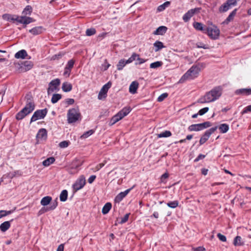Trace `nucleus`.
<instances>
[{
	"label": "nucleus",
	"instance_id": "obj_1",
	"mask_svg": "<svg viewBox=\"0 0 251 251\" xmlns=\"http://www.w3.org/2000/svg\"><path fill=\"white\" fill-rule=\"evenodd\" d=\"M222 87L220 86L214 87L198 100V102L204 103L211 102L218 100L222 95Z\"/></svg>",
	"mask_w": 251,
	"mask_h": 251
},
{
	"label": "nucleus",
	"instance_id": "obj_2",
	"mask_svg": "<svg viewBox=\"0 0 251 251\" xmlns=\"http://www.w3.org/2000/svg\"><path fill=\"white\" fill-rule=\"evenodd\" d=\"M26 104L24 108L20 111L16 115L18 120L23 119L26 116L31 113L35 108V104L30 95L25 96Z\"/></svg>",
	"mask_w": 251,
	"mask_h": 251
},
{
	"label": "nucleus",
	"instance_id": "obj_3",
	"mask_svg": "<svg viewBox=\"0 0 251 251\" xmlns=\"http://www.w3.org/2000/svg\"><path fill=\"white\" fill-rule=\"evenodd\" d=\"M202 64L193 65L181 77L179 83H183L187 80L193 79L198 77Z\"/></svg>",
	"mask_w": 251,
	"mask_h": 251
},
{
	"label": "nucleus",
	"instance_id": "obj_4",
	"mask_svg": "<svg viewBox=\"0 0 251 251\" xmlns=\"http://www.w3.org/2000/svg\"><path fill=\"white\" fill-rule=\"evenodd\" d=\"M204 33L207 34L211 39L216 40L219 37L220 31L217 26L210 23L209 26L206 28Z\"/></svg>",
	"mask_w": 251,
	"mask_h": 251
},
{
	"label": "nucleus",
	"instance_id": "obj_5",
	"mask_svg": "<svg viewBox=\"0 0 251 251\" xmlns=\"http://www.w3.org/2000/svg\"><path fill=\"white\" fill-rule=\"evenodd\" d=\"M131 111L130 107H124L120 110L115 115L113 116L110 122L109 125L113 126L117 122L122 119L124 117L126 116Z\"/></svg>",
	"mask_w": 251,
	"mask_h": 251
},
{
	"label": "nucleus",
	"instance_id": "obj_6",
	"mask_svg": "<svg viewBox=\"0 0 251 251\" xmlns=\"http://www.w3.org/2000/svg\"><path fill=\"white\" fill-rule=\"evenodd\" d=\"M80 113L78 109L72 108L69 109L67 113L68 122L69 123H73L77 121L79 118Z\"/></svg>",
	"mask_w": 251,
	"mask_h": 251
},
{
	"label": "nucleus",
	"instance_id": "obj_7",
	"mask_svg": "<svg viewBox=\"0 0 251 251\" xmlns=\"http://www.w3.org/2000/svg\"><path fill=\"white\" fill-rule=\"evenodd\" d=\"M211 124L209 122H205L201 124H193L188 126L189 131H199L210 127Z\"/></svg>",
	"mask_w": 251,
	"mask_h": 251
},
{
	"label": "nucleus",
	"instance_id": "obj_8",
	"mask_svg": "<svg viewBox=\"0 0 251 251\" xmlns=\"http://www.w3.org/2000/svg\"><path fill=\"white\" fill-rule=\"evenodd\" d=\"M240 0H227L226 1L222 4L219 8L220 12H226L228 10L231 6H236L237 2Z\"/></svg>",
	"mask_w": 251,
	"mask_h": 251
},
{
	"label": "nucleus",
	"instance_id": "obj_9",
	"mask_svg": "<svg viewBox=\"0 0 251 251\" xmlns=\"http://www.w3.org/2000/svg\"><path fill=\"white\" fill-rule=\"evenodd\" d=\"M48 110L46 108L36 110L32 115L30 123L35 122L39 119H43L47 115Z\"/></svg>",
	"mask_w": 251,
	"mask_h": 251
},
{
	"label": "nucleus",
	"instance_id": "obj_10",
	"mask_svg": "<svg viewBox=\"0 0 251 251\" xmlns=\"http://www.w3.org/2000/svg\"><path fill=\"white\" fill-rule=\"evenodd\" d=\"M217 128V127L215 126L207 130L203 135L201 137L200 140V145H202L205 143L208 140L210 135L216 131Z\"/></svg>",
	"mask_w": 251,
	"mask_h": 251
},
{
	"label": "nucleus",
	"instance_id": "obj_11",
	"mask_svg": "<svg viewBox=\"0 0 251 251\" xmlns=\"http://www.w3.org/2000/svg\"><path fill=\"white\" fill-rule=\"evenodd\" d=\"M60 84V80L59 78H56L51 80L49 84L48 88V94H50L55 91L58 90V86Z\"/></svg>",
	"mask_w": 251,
	"mask_h": 251
},
{
	"label": "nucleus",
	"instance_id": "obj_12",
	"mask_svg": "<svg viewBox=\"0 0 251 251\" xmlns=\"http://www.w3.org/2000/svg\"><path fill=\"white\" fill-rule=\"evenodd\" d=\"M85 178L83 176H81L73 185V189L76 192L82 189L85 185Z\"/></svg>",
	"mask_w": 251,
	"mask_h": 251
},
{
	"label": "nucleus",
	"instance_id": "obj_13",
	"mask_svg": "<svg viewBox=\"0 0 251 251\" xmlns=\"http://www.w3.org/2000/svg\"><path fill=\"white\" fill-rule=\"evenodd\" d=\"M111 86V83L110 82H107L102 86L98 95V99L99 100H102L106 97L107 93Z\"/></svg>",
	"mask_w": 251,
	"mask_h": 251
},
{
	"label": "nucleus",
	"instance_id": "obj_14",
	"mask_svg": "<svg viewBox=\"0 0 251 251\" xmlns=\"http://www.w3.org/2000/svg\"><path fill=\"white\" fill-rule=\"evenodd\" d=\"M82 163L80 160L75 159L72 163L71 166L68 169L69 174H73L77 173V169L82 165Z\"/></svg>",
	"mask_w": 251,
	"mask_h": 251
},
{
	"label": "nucleus",
	"instance_id": "obj_15",
	"mask_svg": "<svg viewBox=\"0 0 251 251\" xmlns=\"http://www.w3.org/2000/svg\"><path fill=\"white\" fill-rule=\"evenodd\" d=\"M201 8H195L188 10L182 17L185 22H188L196 13L200 12Z\"/></svg>",
	"mask_w": 251,
	"mask_h": 251
},
{
	"label": "nucleus",
	"instance_id": "obj_16",
	"mask_svg": "<svg viewBox=\"0 0 251 251\" xmlns=\"http://www.w3.org/2000/svg\"><path fill=\"white\" fill-rule=\"evenodd\" d=\"M47 130L45 128H41L36 135V138L38 142L45 141L47 139Z\"/></svg>",
	"mask_w": 251,
	"mask_h": 251
},
{
	"label": "nucleus",
	"instance_id": "obj_17",
	"mask_svg": "<svg viewBox=\"0 0 251 251\" xmlns=\"http://www.w3.org/2000/svg\"><path fill=\"white\" fill-rule=\"evenodd\" d=\"M45 29L42 26H36L29 30V32L33 35L41 34Z\"/></svg>",
	"mask_w": 251,
	"mask_h": 251
},
{
	"label": "nucleus",
	"instance_id": "obj_18",
	"mask_svg": "<svg viewBox=\"0 0 251 251\" xmlns=\"http://www.w3.org/2000/svg\"><path fill=\"white\" fill-rule=\"evenodd\" d=\"M139 87V83L136 81H134L131 82L129 87V92L132 94L137 93V90Z\"/></svg>",
	"mask_w": 251,
	"mask_h": 251
},
{
	"label": "nucleus",
	"instance_id": "obj_19",
	"mask_svg": "<svg viewBox=\"0 0 251 251\" xmlns=\"http://www.w3.org/2000/svg\"><path fill=\"white\" fill-rule=\"evenodd\" d=\"M27 53L25 50H22L15 54L14 57L17 59H25L27 56Z\"/></svg>",
	"mask_w": 251,
	"mask_h": 251
},
{
	"label": "nucleus",
	"instance_id": "obj_20",
	"mask_svg": "<svg viewBox=\"0 0 251 251\" xmlns=\"http://www.w3.org/2000/svg\"><path fill=\"white\" fill-rule=\"evenodd\" d=\"M168 28L165 26H160L158 27L154 32L153 34L154 35H164L167 31Z\"/></svg>",
	"mask_w": 251,
	"mask_h": 251
},
{
	"label": "nucleus",
	"instance_id": "obj_21",
	"mask_svg": "<svg viewBox=\"0 0 251 251\" xmlns=\"http://www.w3.org/2000/svg\"><path fill=\"white\" fill-rule=\"evenodd\" d=\"M235 94L236 95H242L248 96L251 95V89L248 88H243L237 89L235 91Z\"/></svg>",
	"mask_w": 251,
	"mask_h": 251
},
{
	"label": "nucleus",
	"instance_id": "obj_22",
	"mask_svg": "<svg viewBox=\"0 0 251 251\" xmlns=\"http://www.w3.org/2000/svg\"><path fill=\"white\" fill-rule=\"evenodd\" d=\"M233 244L235 246H242L244 245V241L241 236H237L234 238Z\"/></svg>",
	"mask_w": 251,
	"mask_h": 251
},
{
	"label": "nucleus",
	"instance_id": "obj_23",
	"mask_svg": "<svg viewBox=\"0 0 251 251\" xmlns=\"http://www.w3.org/2000/svg\"><path fill=\"white\" fill-rule=\"evenodd\" d=\"M193 27L197 30L201 31L204 33L206 28L203 24L199 22H195L193 24Z\"/></svg>",
	"mask_w": 251,
	"mask_h": 251
},
{
	"label": "nucleus",
	"instance_id": "obj_24",
	"mask_svg": "<svg viewBox=\"0 0 251 251\" xmlns=\"http://www.w3.org/2000/svg\"><path fill=\"white\" fill-rule=\"evenodd\" d=\"M237 10V9L233 10L225 20V21L223 22V24H228L231 21H232L236 14Z\"/></svg>",
	"mask_w": 251,
	"mask_h": 251
},
{
	"label": "nucleus",
	"instance_id": "obj_25",
	"mask_svg": "<svg viewBox=\"0 0 251 251\" xmlns=\"http://www.w3.org/2000/svg\"><path fill=\"white\" fill-rule=\"evenodd\" d=\"M33 66V63L30 61H25L23 64V69L25 71H27L32 68Z\"/></svg>",
	"mask_w": 251,
	"mask_h": 251
},
{
	"label": "nucleus",
	"instance_id": "obj_26",
	"mask_svg": "<svg viewBox=\"0 0 251 251\" xmlns=\"http://www.w3.org/2000/svg\"><path fill=\"white\" fill-rule=\"evenodd\" d=\"M72 85L68 82H64L62 86V90L65 92L71 91L72 89Z\"/></svg>",
	"mask_w": 251,
	"mask_h": 251
},
{
	"label": "nucleus",
	"instance_id": "obj_27",
	"mask_svg": "<svg viewBox=\"0 0 251 251\" xmlns=\"http://www.w3.org/2000/svg\"><path fill=\"white\" fill-rule=\"evenodd\" d=\"M153 46L155 48L154 50L155 52H157L165 48L163 43L159 41H155L153 44Z\"/></svg>",
	"mask_w": 251,
	"mask_h": 251
},
{
	"label": "nucleus",
	"instance_id": "obj_28",
	"mask_svg": "<svg viewBox=\"0 0 251 251\" xmlns=\"http://www.w3.org/2000/svg\"><path fill=\"white\" fill-rule=\"evenodd\" d=\"M10 227V223L9 221H6L2 223L0 225V229L2 232H5Z\"/></svg>",
	"mask_w": 251,
	"mask_h": 251
},
{
	"label": "nucleus",
	"instance_id": "obj_29",
	"mask_svg": "<svg viewBox=\"0 0 251 251\" xmlns=\"http://www.w3.org/2000/svg\"><path fill=\"white\" fill-rule=\"evenodd\" d=\"M52 198L50 196H46L43 198L41 201V204L43 206L48 205L51 201Z\"/></svg>",
	"mask_w": 251,
	"mask_h": 251
},
{
	"label": "nucleus",
	"instance_id": "obj_30",
	"mask_svg": "<svg viewBox=\"0 0 251 251\" xmlns=\"http://www.w3.org/2000/svg\"><path fill=\"white\" fill-rule=\"evenodd\" d=\"M55 160V158L53 157H50L43 161L42 164L44 166L47 167L53 163Z\"/></svg>",
	"mask_w": 251,
	"mask_h": 251
},
{
	"label": "nucleus",
	"instance_id": "obj_31",
	"mask_svg": "<svg viewBox=\"0 0 251 251\" xmlns=\"http://www.w3.org/2000/svg\"><path fill=\"white\" fill-rule=\"evenodd\" d=\"M112 207V204L110 202L106 203L102 209V213L103 214H107Z\"/></svg>",
	"mask_w": 251,
	"mask_h": 251
},
{
	"label": "nucleus",
	"instance_id": "obj_32",
	"mask_svg": "<svg viewBox=\"0 0 251 251\" xmlns=\"http://www.w3.org/2000/svg\"><path fill=\"white\" fill-rule=\"evenodd\" d=\"M128 64L126 61L124 59H121L117 65L118 70H122L126 64Z\"/></svg>",
	"mask_w": 251,
	"mask_h": 251
},
{
	"label": "nucleus",
	"instance_id": "obj_33",
	"mask_svg": "<svg viewBox=\"0 0 251 251\" xmlns=\"http://www.w3.org/2000/svg\"><path fill=\"white\" fill-rule=\"evenodd\" d=\"M219 129L221 133H225L228 130L229 126L228 125L226 124H222L219 126Z\"/></svg>",
	"mask_w": 251,
	"mask_h": 251
},
{
	"label": "nucleus",
	"instance_id": "obj_34",
	"mask_svg": "<svg viewBox=\"0 0 251 251\" xmlns=\"http://www.w3.org/2000/svg\"><path fill=\"white\" fill-rule=\"evenodd\" d=\"M15 15H11L9 14H5L2 15V18L4 20L9 22H14Z\"/></svg>",
	"mask_w": 251,
	"mask_h": 251
},
{
	"label": "nucleus",
	"instance_id": "obj_35",
	"mask_svg": "<svg viewBox=\"0 0 251 251\" xmlns=\"http://www.w3.org/2000/svg\"><path fill=\"white\" fill-rule=\"evenodd\" d=\"M32 11V8L30 5H27L22 12L24 16L30 15Z\"/></svg>",
	"mask_w": 251,
	"mask_h": 251
},
{
	"label": "nucleus",
	"instance_id": "obj_36",
	"mask_svg": "<svg viewBox=\"0 0 251 251\" xmlns=\"http://www.w3.org/2000/svg\"><path fill=\"white\" fill-rule=\"evenodd\" d=\"M68 197V191L66 190H63L60 195V200L61 201H65Z\"/></svg>",
	"mask_w": 251,
	"mask_h": 251
},
{
	"label": "nucleus",
	"instance_id": "obj_37",
	"mask_svg": "<svg viewBox=\"0 0 251 251\" xmlns=\"http://www.w3.org/2000/svg\"><path fill=\"white\" fill-rule=\"evenodd\" d=\"M62 98V96L59 94H54L52 95L51 101L52 103H56Z\"/></svg>",
	"mask_w": 251,
	"mask_h": 251
},
{
	"label": "nucleus",
	"instance_id": "obj_38",
	"mask_svg": "<svg viewBox=\"0 0 251 251\" xmlns=\"http://www.w3.org/2000/svg\"><path fill=\"white\" fill-rule=\"evenodd\" d=\"M172 135V133L169 130H166L158 134L159 138L169 137Z\"/></svg>",
	"mask_w": 251,
	"mask_h": 251
},
{
	"label": "nucleus",
	"instance_id": "obj_39",
	"mask_svg": "<svg viewBox=\"0 0 251 251\" xmlns=\"http://www.w3.org/2000/svg\"><path fill=\"white\" fill-rule=\"evenodd\" d=\"M178 201H169L167 203L168 206L172 208H175L178 205Z\"/></svg>",
	"mask_w": 251,
	"mask_h": 251
},
{
	"label": "nucleus",
	"instance_id": "obj_40",
	"mask_svg": "<svg viewBox=\"0 0 251 251\" xmlns=\"http://www.w3.org/2000/svg\"><path fill=\"white\" fill-rule=\"evenodd\" d=\"M24 16V18L23 21V24L24 25H27L35 21V20L32 18L26 17L25 16Z\"/></svg>",
	"mask_w": 251,
	"mask_h": 251
},
{
	"label": "nucleus",
	"instance_id": "obj_41",
	"mask_svg": "<svg viewBox=\"0 0 251 251\" xmlns=\"http://www.w3.org/2000/svg\"><path fill=\"white\" fill-rule=\"evenodd\" d=\"M94 132V130L93 129L89 130L85 132L81 136V138H87Z\"/></svg>",
	"mask_w": 251,
	"mask_h": 251
},
{
	"label": "nucleus",
	"instance_id": "obj_42",
	"mask_svg": "<svg viewBox=\"0 0 251 251\" xmlns=\"http://www.w3.org/2000/svg\"><path fill=\"white\" fill-rule=\"evenodd\" d=\"M139 56V54L134 52L132 53L131 56L126 60L128 64L132 62L133 61L137 60V56Z\"/></svg>",
	"mask_w": 251,
	"mask_h": 251
},
{
	"label": "nucleus",
	"instance_id": "obj_43",
	"mask_svg": "<svg viewBox=\"0 0 251 251\" xmlns=\"http://www.w3.org/2000/svg\"><path fill=\"white\" fill-rule=\"evenodd\" d=\"M162 65V62L161 61H156L153 63H152L150 64V68L152 69L157 68Z\"/></svg>",
	"mask_w": 251,
	"mask_h": 251
},
{
	"label": "nucleus",
	"instance_id": "obj_44",
	"mask_svg": "<svg viewBox=\"0 0 251 251\" xmlns=\"http://www.w3.org/2000/svg\"><path fill=\"white\" fill-rule=\"evenodd\" d=\"M125 196L122 192L120 193L115 198V201L116 202H120L121 201L123 200V199L125 198Z\"/></svg>",
	"mask_w": 251,
	"mask_h": 251
},
{
	"label": "nucleus",
	"instance_id": "obj_45",
	"mask_svg": "<svg viewBox=\"0 0 251 251\" xmlns=\"http://www.w3.org/2000/svg\"><path fill=\"white\" fill-rule=\"evenodd\" d=\"M96 33V30L94 28H88L86 31V35L87 36H92Z\"/></svg>",
	"mask_w": 251,
	"mask_h": 251
},
{
	"label": "nucleus",
	"instance_id": "obj_46",
	"mask_svg": "<svg viewBox=\"0 0 251 251\" xmlns=\"http://www.w3.org/2000/svg\"><path fill=\"white\" fill-rule=\"evenodd\" d=\"M168 96V94L167 93H163L160 95L157 98L158 102H161L165 100Z\"/></svg>",
	"mask_w": 251,
	"mask_h": 251
},
{
	"label": "nucleus",
	"instance_id": "obj_47",
	"mask_svg": "<svg viewBox=\"0 0 251 251\" xmlns=\"http://www.w3.org/2000/svg\"><path fill=\"white\" fill-rule=\"evenodd\" d=\"M74 63L75 61L73 60H70L68 62L65 68H68L71 70L73 68Z\"/></svg>",
	"mask_w": 251,
	"mask_h": 251
},
{
	"label": "nucleus",
	"instance_id": "obj_48",
	"mask_svg": "<svg viewBox=\"0 0 251 251\" xmlns=\"http://www.w3.org/2000/svg\"><path fill=\"white\" fill-rule=\"evenodd\" d=\"M13 212V210H0V213H1L0 214V217H3L6 215H9L11 214Z\"/></svg>",
	"mask_w": 251,
	"mask_h": 251
},
{
	"label": "nucleus",
	"instance_id": "obj_49",
	"mask_svg": "<svg viewBox=\"0 0 251 251\" xmlns=\"http://www.w3.org/2000/svg\"><path fill=\"white\" fill-rule=\"evenodd\" d=\"M24 16H19L17 15H15L14 22L16 21L20 24H23Z\"/></svg>",
	"mask_w": 251,
	"mask_h": 251
},
{
	"label": "nucleus",
	"instance_id": "obj_50",
	"mask_svg": "<svg viewBox=\"0 0 251 251\" xmlns=\"http://www.w3.org/2000/svg\"><path fill=\"white\" fill-rule=\"evenodd\" d=\"M69 145V142L67 141H63L61 142L59 144V146L61 148H67Z\"/></svg>",
	"mask_w": 251,
	"mask_h": 251
},
{
	"label": "nucleus",
	"instance_id": "obj_51",
	"mask_svg": "<svg viewBox=\"0 0 251 251\" xmlns=\"http://www.w3.org/2000/svg\"><path fill=\"white\" fill-rule=\"evenodd\" d=\"M57 206V202L55 201L54 202L51 203L50 206L48 208L47 210H54Z\"/></svg>",
	"mask_w": 251,
	"mask_h": 251
},
{
	"label": "nucleus",
	"instance_id": "obj_52",
	"mask_svg": "<svg viewBox=\"0 0 251 251\" xmlns=\"http://www.w3.org/2000/svg\"><path fill=\"white\" fill-rule=\"evenodd\" d=\"M129 213L126 214L123 218L121 219V221L120 222V224H123L126 222L129 218Z\"/></svg>",
	"mask_w": 251,
	"mask_h": 251
},
{
	"label": "nucleus",
	"instance_id": "obj_53",
	"mask_svg": "<svg viewBox=\"0 0 251 251\" xmlns=\"http://www.w3.org/2000/svg\"><path fill=\"white\" fill-rule=\"evenodd\" d=\"M208 110H209L208 107H206L203 108L199 110L198 114L200 115H203L205 113H206L208 111Z\"/></svg>",
	"mask_w": 251,
	"mask_h": 251
},
{
	"label": "nucleus",
	"instance_id": "obj_54",
	"mask_svg": "<svg viewBox=\"0 0 251 251\" xmlns=\"http://www.w3.org/2000/svg\"><path fill=\"white\" fill-rule=\"evenodd\" d=\"M217 237H218L219 240L222 242H226V237L220 233H218Z\"/></svg>",
	"mask_w": 251,
	"mask_h": 251
},
{
	"label": "nucleus",
	"instance_id": "obj_55",
	"mask_svg": "<svg viewBox=\"0 0 251 251\" xmlns=\"http://www.w3.org/2000/svg\"><path fill=\"white\" fill-rule=\"evenodd\" d=\"M249 112H251V105L246 106L242 111V114H244Z\"/></svg>",
	"mask_w": 251,
	"mask_h": 251
},
{
	"label": "nucleus",
	"instance_id": "obj_56",
	"mask_svg": "<svg viewBox=\"0 0 251 251\" xmlns=\"http://www.w3.org/2000/svg\"><path fill=\"white\" fill-rule=\"evenodd\" d=\"M137 60H138L139 62H136L135 65L141 64L145 63L146 61V59L140 58L139 57V55L137 56Z\"/></svg>",
	"mask_w": 251,
	"mask_h": 251
},
{
	"label": "nucleus",
	"instance_id": "obj_57",
	"mask_svg": "<svg viewBox=\"0 0 251 251\" xmlns=\"http://www.w3.org/2000/svg\"><path fill=\"white\" fill-rule=\"evenodd\" d=\"M104 166V163H100L98 164L94 169V171L96 172L99 171L101 168Z\"/></svg>",
	"mask_w": 251,
	"mask_h": 251
},
{
	"label": "nucleus",
	"instance_id": "obj_58",
	"mask_svg": "<svg viewBox=\"0 0 251 251\" xmlns=\"http://www.w3.org/2000/svg\"><path fill=\"white\" fill-rule=\"evenodd\" d=\"M197 46L199 48H202L204 49H207L208 48L207 45H206L202 43H200L199 44H197Z\"/></svg>",
	"mask_w": 251,
	"mask_h": 251
},
{
	"label": "nucleus",
	"instance_id": "obj_59",
	"mask_svg": "<svg viewBox=\"0 0 251 251\" xmlns=\"http://www.w3.org/2000/svg\"><path fill=\"white\" fill-rule=\"evenodd\" d=\"M65 102L68 105H72L74 103L75 100L73 99H67L65 100Z\"/></svg>",
	"mask_w": 251,
	"mask_h": 251
},
{
	"label": "nucleus",
	"instance_id": "obj_60",
	"mask_svg": "<svg viewBox=\"0 0 251 251\" xmlns=\"http://www.w3.org/2000/svg\"><path fill=\"white\" fill-rule=\"evenodd\" d=\"M193 251H205V249L203 247H198L196 248L192 249Z\"/></svg>",
	"mask_w": 251,
	"mask_h": 251
},
{
	"label": "nucleus",
	"instance_id": "obj_61",
	"mask_svg": "<svg viewBox=\"0 0 251 251\" xmlns=\"http://www.w3.org/2000/svg\"><path fill=\"white\" fill-rule=\"evenodd\" d=\"M96 178V176L95 175H92L89 177V178L88 179V182L91 184L93 182V181L95 180V179Z\"/></svg>",
	"mask_w": 251,
	"mask_h": 251
},
{
	"label": "nucleus",
	"instance_id": "obj_62",
	"mask_svg": "<svg viewBox=\"0 0 251 251\" xmlns=\"http://www.w3.org/2000/svg\"><path fill=\"white\" fill-rule=\"evenodd\" d=\"M205 155H203V154H199L197 157L194 160V161L195 162H198L201 159H203L204 157H205Z\"/></svg>",
	"mask_w": 251,
	"mask_h": 251
},
{
	"label": "nucleus",
	"instance_id": "obj_63",
	"mask_svg": "<svg viewBox=\"0 0 251 251\" xmlns=\"http://www.w3.org/2000/svg\"><path fill=\"white\" fill-rule=\"evenodd\" d=\"M71 70H70V69L65 68L64 75H67V76H69L70 73H71Z\"/></svg>",
	"mask_w": 251,
	"mask_h": 251
},
{
	"label": "nucleus",
	"instance_id": "obj_64",
	"mask_svg": "<svg viewBox=\"0 0 251 251\" xmlns=\"http://www.w3.org/2000/svg\"><path fill=\"white\" fill-rule=\"evenodd\" d=\"M56 251H64V244H61L58 247Z\"/></svg>",
	"mask_w": 251,
	"mask_h": 251
}]
</instances>
